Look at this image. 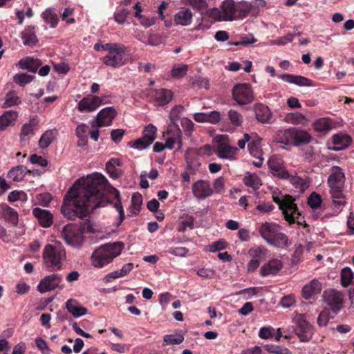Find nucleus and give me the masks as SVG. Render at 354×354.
<instances>
[{
  "label": "nucleus",
  "mask_w": 354,
  "mask_h": 354,
  "mask_svg": "<svg viewBox=\"0 0 354 354\" xmlns=\"http://www.w3.org/2000/svg\"><path fill=\"white\" fill-rule=\"evenodd\" d=\"M106 193L114 194L117 199L114 207L119 213L118 226L124 218L120 193L110 185L105 176L99 173L80 178L74 183L64 198L61 212L69 220H75L77 217L83 218L95 208L104 206L106 201L103 197Z\"/></svg>",
  "instance_id": "f257e3e1"
},
{
  "label": "nucleus",
  "mask_w": 354,
  "mask_h": 354,
  "mask_svg": "<svg viewBox=\"0 0 354 354\" xmlns=\"http://www.w3.org/2000/svg\"><path fill=\"white\" fill-rule=\"evenodd\" d=\"M124 246L122 242H114L97 248L92 253L91 265L96 268H102L107 266L121 254Z\"/></svg>",
  "instance_id": "f03ea898"
},
{
  "label": "nucleus",
  "mask_w": 354,
  "mask_h": 354,
  "mask_svg": "<svg viewBox=\"0 0 354 354\" xmlns=\"http://www.w3.org/2000/svg\"><path fill=\"white\" fill-rule=\"evenodd\" d=\"M42 257L44 265L48 270L58 271L62 269L66 259V250L60 242L48 243L44 248Z\"/></svg>",
  "instance_id": "7ed1b4c3"
},
{
  "label": "nucleus",
  "mask_w": 354,
  "mask_h": 354,
  "mask_svg": "<svg viewBox=\"0 0 354 354\" xmlns=\"http://www.w3.org/2000/svg\"><path fill=\"white\" fill-rule=\"evenodd\" d=\"M280 226L272 222H264L259 227L261 236L270 245L283 248L288 245L287 236L280 232Z\"/></svg>",
  "instance_id": "20e7f679"
},
{
  "label": "nucleus",
  "mask_w": 354,
  "mask_h": 354,
  "mask_svg": "<svg viewBox=\"0 0 354 354\" xmlns=\"http://www.w3.org/2000/svg\"><path fill=\"white\" fill-rule=\"evenodd\" d=\"M273 201L279 206L285 220L290 224L297 222L300 224L298 220L300 213L298 211L297 205L295 203V199L289 195H275L274 194Z\"/></svg>",
  "instance_id": "39448f33"
},
{
  "label": "nucleus",
  "mask_w": 354,
  "mask_h": 354,
  "mask_svg": "<svg viewBox=\"0 0 354 354\" xmlns=\"http://www.w3.org/2000/svg\"><path fill=\"white\" fill-rule=\"evenodd\" d=\"M102 48L108 51L103 58V62L109 66L118 68L124 65L127 61L125 48L118 44H106Z\"/></svg>",
  "instance_id": "423d86ee"
},
{
  "label": "nucleus",
  "mask_w": 354,
  "mask_h": 354,
  "mask_svg": "<svg viewBox=\"0 0 354 354\" xmlns=\"http://www.w3.org/2000/svg\"><path fill=\"white\" fill-rule=\"evenodd\" d=\"M60 237L72 247L79 248L83 242V234L79 227L72 223L64 226L59 231Z\"/></svg>",
  "instance_id": "0eeeda50"
},
{
  "label": "nucleus",
  "mask_w": 354,
  "mask_h": 354,
  "mask_svg": "<svg viewBox=\"0 0 354 354\" xmlns=\"http://www.w3.org/2000/svg\"><path fill=\"white\" fill-rule=\"evenodd\" d=\"M232 97L239 105L251 103L254 100V94L249 84H236L232 88Z\"/></svg>",
  "instance_id": "6e6552de"
},
{
  "label": "nucleus",
  "mask_w": 354,
  "mask_h": 354,
  "mask_svg": "<svg viewBox=\"0 0 354 354\" xmlns=\"http://www.w3.org/2000/svg\"><path fill=\"white\" fill-rule=\"evenodd\" d=\"M117 111L112 106L105 107L100 110L95 119L90 122L91 127H104L111 125Z\"/></svg>",
  "instance_id": "1a4fd4ad"
},
{
  "label": "nucleus",
  "mask_w": 354,
  "mask_h": 354,
  "mask_svg": "<svg viewBox=\"0 0 354 354\" xmlns=\"http://www.w3.org/2000/svg\"><path fill=\"white\" fill-rule=\"evenodd\" d=\"M103 104L102 97L94 95H87L78 102L77 109L80 113H92Z\"/></svg>",
  "instance_id": "9d476101"
},
{
  "label": "nucleus",
  "mask_w": 354,
  "mask_h": 354,
  "mask_svg": "<svg viewBox=\"0 0 354 354\" xmlns=\"http://www.w3.org/2000/svg\"><path fill=\"white\" fill-rule=\"evenodd\" d=\"M324 301L334 314H337L342 308L343 304L342 294L340 292L330 289L323 294Z\"/></svg>",
  "instance_id": "9b49d317"
},
{
  "label": "nucleus",
  "mask_w": 354,
  "mask_h": 354,
  "mask_svg": "<svg viewBox=\"0 0 354 354\" xmlns=\"http://www.w3.org/2000/svg\"><path fill=\"white\" fill-rule=\"evenodd\" d=\"M192 191L194 196L198 200H204L214 193L210 183L206 180H198L195 182L192 185Z\"/></svg>",
  "instance_id": "f8f14e48"
},
{
  "label": "nucleus",
  "mask_w": 354,
  "mask_h": 354,
  "mask_svg": "<svg viewBox=\"0 0 354 354\" xmlns=\"http://www.w3.org/2000/svg\"><path fill=\"white\" fill-rule=\"evenodd\" d=\"M62 281V275L51 274L44 277L37 286V290L41 293H45L58 288Z\"/></svg>",
  "instance_id": "ddd939ff"
},
{
  "label": "nucleus",
  "mask_w": 354,
  "mask_h": 354,
  "mask_svg": "<svg viewBox=\"0 0 354 354\" xmlns=\"http://www.w3.org/2000/svg\"><path fill=\"white\" fill-rule=\"evenodd\" d=\"M330 171L327 181L330 189H344L345 176L342 169L338 166H333Z\"/></svg>",
  "instance_id": "4468645a"
},
{
  "label": "nucleus",
  "mask_w": 354,
  "mask_h": 354,
  "mask_svg": "<svg viewBox=\"0 0 354 354\" xmlns=\"http://www.w3.org/2000/svg\"><path fill=\"white\" fill-rule=\"evenodd\" d=\"M268 166L273 175L281 178H288L290 174L283 166V161L279 156H273L268 160Z\"/></svg>",
  "instance_id": "2eb2a0df"
},
{
  "label": "nucleus",
  "mask_w": 354,
  "mask_h": 354,
  "mask_svg": "<svg viewBox=\"0 0 354 354\" xmlns=\"http://www.w3.org/2000/svg\"><path fill=\"white\" fill-rule=\"evenodd\" d=\"M176 143L179 145V147H181V130L178 124H169L167 130L165 147L169 149H171Z\"/></svg>",
  "instance_id": "dca6fc26"
},
{
  "label": "nucleus",
  "mask_w": 354,
  "mask_h": 354,
  "mask_svg": "<svg viewBox=\"0 0 354 354\" xmlns=\"http://www.w3.org/2000/svg\"><path fill=\"white\" fill-rule=\"evenodd\" d=\"M238 152V148L226 143L218 144L216 149V154L220 158L230 160H236Z\"/></svg>",
  "instance_id": "f3484780"
},
{
  "label": "nucleus",
  "mask_w": 354,
  "mask_h": 354,
  "mask_svg": "<svg viewBox=\"0 0 354 354\" xmlns=\"http://www.w3.org/2000/svg\"><path fill=\"white\" fill-rule=\"evenodd\" d=\"M151 97L156 106H164L171 100L173 93L169 89L158 88L151 92Z\"/></svg>",
  "instance_id": "a211bd4d"
},
{
  "label": "nucleus",
  "mask_w": 354,
  "mask_h": 354,
  "mask_svg": "<svg viewBox=\"0 0 354 354\" xmlns=\"http://www.w3.org/2000/svg\"><path fill=\"white\" fill-rule=\"evenodd\" d=\"M32 214L37 219L39 224L41 227L48 228L52 225L53 215L50 211L35 207L32 209Z\"/></svg>",
  "instance_id": "6ab92c4d"
},
{
  "label": "nucleus",
  "mask_w": 354,
  "mask_h": 354,
  "mask_svg": "<svg viewBox=\"0 0 354 354\" xmlns=\"http://www.w3.org/2000/svg\"><path fill=\"white\" fill-rule=\"evenodd\" d=\"M283 268V263L279 259H272L264 263L261 269L260 273L262 276L277 274Z\"/></svg>",
  "instance_id": "aec40b11"
},
{
  "label": "nucleus",
  "mask_w": 354,
  "mask_h": 354,
  "mask_svg": "<svg viewBox=\"0 0 354 354\" xmlns=\"http://www.w3.org/2000/svg\"><path fill=\"white\" fill-rule=\"evenodd\" d=\"M276 140L286 145H293L295 143V128L290 127L286 129H280L277 131L275 136Z\"/></svg>",
  "instance_id": "412c9836"
},
{
  "label": "nucleus",
  "mask_w": 354,
  "mask_h": 354,
  "mask_svg": "<svg viewBox=\"0 0 354 354\" xmlns=\"http://www.w3.org/2000/svg\"><path fill=\"white\" fill-rule=\"evenodd\" d=\"M224 20L232 21L239 19L236 3L233 0H225L221 6Z\"/></svg>",
  "instance_id": "4be33fe9"
},
{
  "label": "nucleus",
  "mask_w": 354,
  "mask_h": 354,
  "mask_svg": "<svg viewBox=\"0 0 354 354\" xmlns=\"http://www.w3.org/2000/svg\"><path fill=\"white\" fill-rule=\"evenodd\" d=\"M296 335L301 342H308L312 337L311 326L304 319H301L295 329Z\"/></svg>",
  "instance_id": "5701e85b"
},
{
  "label": "nucleus",
  "mask_w": 354,
  "mask_h": 354,
  "mask_svg": "<svg viewBox=\"0 0 354 354\" xmlns=\"http://www.w3.org/2000/svg\"><path fill=\"white\" fill-rule=\"evenodd\" d=\"M283 81L295 84L298 86H313V82L304 76L295 75L291 74H283L279 76Z\"/></svg>",
  "instance_id": "b1692460"
},
{
  "label": "nucleus",
  "mask_w": 354,
  "mask_h": 354,
  "mask_svg": "<svg viewBox=\"0 0 354 354\" xmlns=\"http://www.w3.org/2000/svg\"><path fill=\"white\" fill-rule=\"evenodd\" d=\"M257 120L261 123H271L272 121V113L268 106L263 104H257L254 106Z\"/></svg>",
  "instance_id": "393cba45"
},
{
  "label": "nucleus",
  "mask_w": 354,
  "mask_h": 354,
  "mask_svg": "<svg viewBox=\"0 0 354 354\" xmlns=\"http://www.w3.org/2000/svg\"><path fill=\"white\" fill-rule=\"evenodd\" d=\"M38 122L35 119H31L28 123L24 124L21 130L20 140L22 143L28 142L30 137H32L35 131L37 130Z\"/></svg>",
  "instance_id": "a878e982"
},
{
  "label": "nucleus",
  "mask_w": 354,
  "mask_h": 354,
  "mask_svg": "<svg viewBox=\"0 0 354 354\" xmlns=\"http://www.w3.org/2000/svg\"><path fill=\"white\" fill-rule=\"evenodd\" d=\"M0 215L12 225L17 226L19 222V215L17 211L7 205L0 206Z\"/></svg>",
  "instance_id": "bb28decb"
},
{
  "label": "nucleus",
  "mask_w": 354,
  "mask_h": 354,
  "mask_svg": "<svg viewBox=\"0 0 354 354\" xmlns=\"http://www.w3.org/2000/svg\"><path fill=\"white\" fill-rule=\"evenodd\" d=\"M322 290V284L317 279H313L302 288V295L306 299H310Z\"/></svg>",
  "instance_id": "cd10ccee"
},
{
  "label": "nucleus",
  "mask_w": 354,
  "mask_h": 354,
  "mask_svg": "<svg viewBox=\"0 0 354 354\" xmlns=\"http://www.w3.org/2000/svg\"><path fill=\"white\" fill-rule=\"evenodd\" d=\"M192 12L188 8H183L174 15V23L176 25L188 26L192 21Z\"/></svg>",
  "instance_id": "c85d7f7f"
},
{
  "label": "nucleus",
  "mask_w": 354,
  "mask_h": 354,
  "mask_svg": "<svg viewBox=\"0 0 354 354\" xmlns=\"http://www.w3.org/2000/svg\"><path fill=\"white\" fill-rule=\"evenodd\" d=\"M66 308L75 317H79L87 313V309L82 307L78 301L73 299L66 301Z\"/></svg>",
  "instance_id": "c756f323"
},
{
  "label": "nucleus",
  "mask_w": 354,
  "mask_h": 354,
  "mask_svg": "<svg viewBox=\"0 0 354 354\" xmlns=\"http://www.w3.org/2000/svg\"><path fill=\"white\" fill-rule=\"evenodd\" d=\"M42 64V62L39 59H35L33 57H26L21 59L17 65L21 69H26L33 73H35L38 68Z\"/></svg>",
  "instance_id": "7c9ffc66"
},
{
  "label": "nucleus",
  "mask_w": 354,
  "mask_h": 354,
  "mask_svg": "<svg viewBox=\"0 0 354 354\" xmlns=\"http://www.w3.org/2000/svg\"><path fill=\"white\" fill-rule=\"evenodd\" d=\"M122 165V162L119 158H112L106 163V169L109 176L112 178L116 179L120 175V167Z\"/></svg>",
  "instance_id": "2f4dec72"
},
{
  "label": "nucleus",
  "mask_w": 354,
  "mask_h": 354,
  "mask_svg": "<svg viewBox=\"0 0 354 354\" xmlns=\"http://www.w3.org/2000/svg\"><path fill=\"white\" fill-rule=\"evenodd\" d=\"M351 138L344 133H337L333 136V142L336 146V150L339 151L348 147L351 143Z\"/></svg>",
  "instance_id": "473e14b6"
},
{
  "label": "nucleus",
  "mask_w": 354,
  "mask_h": 354,
  "mask_svg": "<svg viewBox=\"0 0 354 354\" xmlns=\"http://www.w3.org/2000/svg\"><path fill=\"white\" fill-rule=\"evenodd\" d=\"M261 140L257 135L252 137L251 140L248 143V147L249 153L254 158H260L262 156V150L261 147Z\"/></svg>",
  "instance_id": "72a5a7b5"
},
{
  "label": "nucleus",
  "mask_w": 354,
  "mask_h": 354,
  "mask_svg": "<svg viewBox=\"0 0 354 354\" xmlns=\"http://www.w3.org/2000/svg\"><path fill=\"white\" fill-rule=\"evenodd\" d=\"M21 39L23 44L26 46L35 45L37 41V39L34 27L28 26L26 28L21 32Z\"/></svg>",
  "instance_id": "f704fd0d"
},
{
  "label": "nucleus",
  "mask_w": 354,
  "mask_h": 354,
  "mask_svg": "<svg viewBox=\"0 0 354 354\" xmlns=\"http://www.w3.org/2000/svg\"><path fill=\"white\" fill-rule=\"evenodd\" d=\"M18 113L16 111L10 110L6 111L0 116V131L4 130L10 125L17 118Z\"/></svg>",
  "instance_id": "c9c22d12"
},
{
  "label": "nucleus",
  "mask_w": 354,
  "mask_h": 354,
  "mask_svg": "<svg viewBox=\"0 0 354 354\" xmlns=\"http://www.w3.org/2000/svg\"><path fill=\"white\" fill-rule=\"evenodd\" d=\"M286 121L293 125H304L307 122V118L299 112H294L286 115Z\"/></svg>",
  "instance_id": "e433bc0d"
},
{
  "label": "nucleus",
  "mask_w": 354,
  "mask_h": 354,
  "mask_svg": "<svg viewBox=\"0 0 354 354\" xmlns=\"http://www.w3.org/2000/svg\"><path fill=\"white\" fill-rule=\"evenodd\" d=\"M288 179L298 192H304L308 187L306 180L297 175H290Z\"/></svg>",
  "instance_id": "4c0bfd02"
},
{
  "label": "nucleus",
  "mask_w": 354,
  "mask_h": 354,
  "mask_svg": "<svg viewBox=\"0 0 354 354\" xmlns=\"http://www.w3.org/2000/svg\"><path fill=\"white\" fill-rule=\"evenodd\" d=\"M244 184L252 189V190H257L261 185V180L260 178L254 174H248L243 178Z\"/></svg>",
  "instance_id": "58836bf2"
},
{
  "label": "nucleus",
  "mask_w": 354,
  "mask_h": 354,
  "mask_svg": "<svg viewBox=\"0 0 354 354\" xmlns=\"http://www.w3.org/2000/svg\"><path fill=\"white\" fill-rule=\"evenodd\" d=\"M267 249L263 246L252 248L248 250V254L253 260L261 262L266 256Z\"/></svg>",
  "instance_id": "ea45409f"
},
{
  "label": "nucleus",
  "mask_w": 354,
  "mask_h": 354,
  "mask_svg": "<svg viewBox=\"0 0 354 354\" xmlns=\"http://www.w3.org/2000/svg\"><path fill=\"white\" fill-rule=\"evenodd\" d=\"M142 204V196L139 193H135L131 197V205L129 212L132 215L138 214Z\"/></svg>",
  "instance_id": "a19ab883"
},
{
  "label": "nucleus",
  "mask_w": 354,
  "mask_h": 354,
  "mask_svg": "<svg viewBox=\"0 0 354 354\" xmlns=\"http://www.w3.org/2000/svg\"><path fill=\"white\" fill-rule=\"evenodd\" d=\"M295 146H298L302 143H308L311 141V136L306 131L295 128Z\"/></svg>",
  "instance_id": "79ce46f5"
},
{
  "label": "nucleus",
  "mask_w": 354,
  "mask_h": 354,
  "mask_svg": "<svg viewBox=\"0 0 354 354\" xmlns=\"http://www.w3.org/2000/svg\"><path fill=\"white\" fill-rule=\"evenodd\" d=\"M313 128L316 131L326 133L330 130L331 125L326 118H319L313 123Z\"/></svg>",
  "instance_id": "37998d69"
},
{
  "label": "nucleus",
  "mask_w": 354,
  "mask_h": 354,
  "mask_svg": "<svg viewBox=\"0 0 354 354\" xmlns=\"http://www.w3.org/2000/svg\"><path fill=\"white\" fill-rule=\"evenodd\" d=\"M156 127L153 124H149L145 128L142 137L145 138L149 145H151L156 138Z\"/></svg>",
  "instance_id": "c03bdc74"
},
{
  "label": "nucleus",
  "mask_w": 354,
  "mask_h": 354,
  "mask_svg": "<svg viewBox=\"0 0 354 354\" xmlns=\"http://www.w3.org/2000/svg\"><path fill=\"white\" fill-rule=\"evenodd\" d=\"M41 16L45 22L50 24V27L54 28L57 26L58 17L51 9H46L43 12Z\"/></svg>",
  "instance_id": "a18cd8bd"
},
{
  "label": "nucleus",
  "mask_w": 354,
  "mask_h": 354,
  "mask_svg": "<svg viewBox=\"0 0 354 354\" xmlns=\"http://www.w3.org/2000/svg\"><path fill=\"white\" fill-rule=\"evenodd\" d=\"M188 66L184 64H177L174 65L171 71V75L174 78L179 79L185 76L187 72Z\"/></svg>",
  "instance_id": "49530a36"
},
{
  "label": "nucleus",
  "mask_w": 354,
  "mask_h": 354,
  "mask_svg": "<svg viewBox=\"0 0 354 354\" xmlns=\"http://www.w3.org/2000/svg\"><path fill=\"white\" fill-rule=\"evenodd\" d=\"M34 77V75H28L24 73H19L14 76L13 80L17 84L19 85L20 86H24L32 82Z\"/></svg>",
  "instance_id": "de8ad7c7"
},
{
  "label": "nucleus",
  "mask_w": 354,
  "mask_h": 354,
  "mask_svg": "<svg viewBox=\"0 0 354 354\" xmlns=\"http://www.w3.org/2000/svg\"><path fill=\"white\" fill-rule=\"evenodd\" d=\"M228 243L223 239H220L214 242H212L207 246V251L210 252H216L225 250L227 248Z\"/></svg>",
  "instance_id": "09e8293b"
},
{
  "label": "nucleus",
  "mask_w": 354,
  "mask_h": 354,
  "mask_svg": "<svg viewBox=\"0 0 354 354\" xmlns=\"http://www.w3.org/2000/svg\"><path fill=\"white\" fill-rule=\"evenodd\" d=\"M353 278V273L348 267L343 268L341 271V283L344 287L348 286Z\"/></svg>",
  "instance_id": "8fccbe9b"
},
{
  "label": "nucleus",
  "mask_w": 354,
  "mask_h": 354,
  "mask_svg": "<svg viewBox=\"0 0 354 354\" xmlns=\"http://www.w3.org/2000/svg\"><path fill=\"white\" fill-rule=\"evenodd\" d=\"M228 118L230 121V123L234 127H239L242 124L243 122L242 115L239 113L237 111L234 109H230L228 111Z\"/></svg>",
  "instance_id": "3c124183"
},
{
  "label": "nucleus",
  "mask_w": 354,
  "mask_h": 354,
  "mask_svg": "<svg viewBox=\"0 0 354 354\" xmlns=\"http://www.w3.org/2000/svg\"><path fill=\"white\" fill-rule=\"evenodd\" d=\"M54 139V134L53 131H46L39 140V145L40 148H47L53 142Z\"/></svg>",
  "instance_id": "603ef678"
},
{
  "label": "nucleus",
  "mask_w": 354,
  "mask_h": 354,
  "mask_svg": "<svg viewBox=\"0 0 354 354\" xmlns=\"http://www.w3.org/2000/svg\"><path fill=\"white\" fill-rule=\"evenodd\" d=\"M183 221H181L178 231L181 232H184L187 227L193 228L194 227V218L192 216L188 214H184L182 216Z\"/></svg>",
  "instance_id": "864d4df0"
},
{
  "label": "nucleus",
  "mask_w": 354,
  "mask_h": 354,
  "mask_svg": "<svg viewBox=\"0 0 354 354\" xmlns=\"http://www.w3.org/2000/svg\"><path fill=\"white\" fill-rule=\"evenodd\" d=\"M184 340L183 335L180 334L166 335L164 337V344L175 345L180 344Z\"/></svg>",
  "instance_id": "5fc2aeb1"
},
{
  "label": "nucleus",
  "mask_w": 354,
  "mask_h": 354,
  "mask_svg": "<svg viewBox=\"0 0 354 354\" xmlns=\"http://www.w3.org/2000/svg\"><path fill=\"white\" fill-rule=\"evenodd\" d=\"M342 192L343 189H330V194L332 196L333 201L334 203L338 205H344L346 203Z\"/></svg>",
  "instance_id": "6e6d98bb"
},
{
  "label": "nucleus",
  "mask_w": 354,
  "mask_h": 354,
  "mask_svg": "<svg viewBox=\"0 0 354 354\" xmlns=\"http://www.w3.org/2000/svg\"><path fill=\"white\" fill-rule=\"evenodd\" d=\"M300 35V32L294 34H288L286 36L281 37L270 42L271 45L283 46L286 44L291 42L296 36Z\"/></svg>",
  "instance_id": "4d7b16f0"
},
{
  "label": "nucleus",
  "mask_w": 354,
  "mask_h": 354,
  "mask_svg": "<svg viewBox=\"0 0 354 354\" xmlns=\"http://www.w3.org/2000/svg\"><path fill=\"white\" fill-rule=\"evenodd\" d=\"M127 145L131 148L141 151L147 149L151 145H149L145 138L141 137L136 140L129 142Z\"/></svg>",
  "instance_id": "13d9d810"
},
{
  "label": "nucleus",
  "mask_w": 354,
  "mask_h": 354,
  "mask_svg": "<svg viewBox=\"0 0 354 354\" xmlns=\"http://www.w3.org/2000/svg\"><path fill=\"white\" fill-rule=\"evenodd\" d=\"M27 199V194L23 191H12L9 194L8 196V200L10 202H15L17 201H26Z\"/></svg>",
  "instance_id": "bf43d9fd"
},
{
  "label": "nucleus",
  "mask_w": 354,
  "mask_h": 354,
  "mask_svg": "<svg viewBox=\"0 0 354 354\" xmlns=\"http://www.w3.org/2000/svg\"><path fill=\"white\" fill-rule=\"evenodd\" d=\"M308 204L312 209H317L322 204V197L319 194L313 192L308 198Z\"/></svg>",
  "instance_id": "052dcab7"
},
{
  "label": "nucleus",
  "mask_w": 354,
  "mask_h": 354,
  "mask_svg": "<svg viewBox=\"0 0 354 354\" xmlns=\"http://www.w3.org/2000/svg\"><path fill=\"white\" fill-rule=\"evenodd\" d=\"M184 111V107L178 105L173 107L169 113L170 123L171 124H176V121L180 118V115Z\"/></svg>",
  "instance_id": "680f3d73"
},
{
  "label": "nucleus",
  "mask_w": 354,
  "mask_h": 354,
  "mask_svg": "<svg viewBox=\"0 0 354 354\" xmlns=\"http://www.w3.org/2000/svg\"><path fill=\"white\" fill-rule=\"evenodd\" d=\"M20 103V98L13 92L8 93L5 97V106L10 107Z\"/></svg>",
  "instance_id": "e2e57ef3"
},
{
  "label": "nucleus",
  "mask_w": 354,
  "mask_h": 354,
  "mask_svg": "<svg viewBox=\"0 0 354 354\" xmlns=\"http://www.w3.org/2000/svg\"><path fill=\"white\" fill-rule=\"evenodd\" d=\"M236 8L239 19H242L250 11L251 6L246 2H239L236 3Z\"/></svg>",
  "instance_id": "0e129e2a"
},
{
  "label": "nucleus",
  "mask_w": 354,
  "mask_h": 354,
  "mask_svg": "<svg viewBox=\"0 0 354 354\" xmlns=\"http://www.w3.org/2000/svg\"><path fill=\"white\" fill-rule=\"evenodd\" d=\"M167 252L176 257H184L187 255L188 249L185 247H172L167 250Z\"/></svg>",
  "instance_id": "69168bd1"
},
{
  "label": "nucleus",
  "mask_w": 354,
  "mask_h": 354,
  "mask_svg": "<svg viewBox=\"0 0 354 354\" xmlns=\"http://www.w3.org/2000/svg\"><path fill=\"white\" fill-rule=\"evenodd\" d=\"M330 317H332L329 315L328 310L325 308L319 313L317 317V324L320 326H325Z\"/></svg>",
  "instance_id": "338daca9"
},
{
  "label": "nucleus",
  "mask_w": 354,
  "mask_h": 354,
  "mask_svg": "<svg viewBox=\"0 0 354 354\" xmlns=\"http://www.w3.org/2000/svg\"><path fill=\"white\" fill-rule=\"evenodd\" d=\"M267 351L274 354H290L287 348L281 346H268Z\"/></svg>",
  "instance_id": "774afa93"
}]
</instances>
